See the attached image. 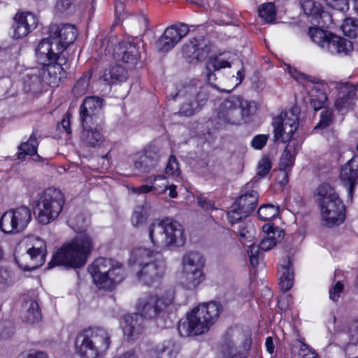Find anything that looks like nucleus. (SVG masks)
I'll return each instance as SVG.
<instances>
[{
    "instance_id": "1",
    "label": "nucleus",
    "mask_w": 358,
    "mask_h": 358,
    "mask_svg": "<svg viewBox=\"0 0 358 358\" xmlns=\"http://www.w3.org/2000/svg\"><path fill=\"white\" fill-rule=\"evenodd\" d=\"M92 238L88 234H80L65 242L53 255L48 267L64 266L78 268L83 266L93 250Z\"/></svg>"
},
{
    "instance_id": "2",
    "label": "nucleus",
    "mask_w": 358,
    "mask_h": 358,
    "mask_svg": "<svg viewBox=\"0 0 358 358\" xmlns=\"http://www.w3.org/2000/svg\"><path fill=\"white\" fill-rule=\"evenodd\" d=\"M129 264L137 266L138 281L150 286L158 282L165 271V264L157 250L144 247L135 248L131 252Z\"/></svg>"
},
{
    "instance_id": "3",
    "label": "nucleus",
    "mask_w": 358,
    "mask_h": 358,
    "mask_svg": "<svg viewBox=\"0 0 358 358\" xmlns=\"http://www.w3.org/2000/svg\"><path fill=\"white\" fill-rule=\"evenodd\" d=\"M147 233L155 250L181 247L186 240L183 227L168 218L153 221L148 225Z\"/></svg>"
},
{
    "instance_id": "4",
    "label": "nucleus",
    "mask_w": 358,
    "mask_h": 358,
    "mask_svg": "<svg viewBox=\"0 0 358 358\" xmlns=\"http://www.w3.org/2000/svg\"><path fill=\"white\" fill-rule=\"evenodd\" d=\"M221 313V306L216 302L199 305L187 315L186 320L178 326L182 336H196L207 332Z\"/></svg>"
},
{
    "instance_id": "5",
    "label": "nucleus",
    "mask_w": 358,
    "mask_h": 358,
    "mask_svg": "<svg viewBox=\"0 0 358 358\" xmlns=\"http://www.w3.org/2000/svg\"><path fill=\"white\" fill-rule=\"evenodd\" d=\"M110 343V334L106 329H85L76 337L75 352L80 358H99L106 355Z\"/></svg>"
},
{
    "instance_id": "6",
    "label": "nucleus",
    "mask_w": 358,
    "mask_h": 358,
    "mask_svg": "<svg viewBox=\"0 0 358 358\" xmlns=\"http://www.w3.org/2000/svg\"><path fill=\"white\" fill-rule=\"evenodd\" d=\"M47 248L45 242L36 236L22 238L15 250V259L24 271L34 270L43 264Z\"/></svg>"
},
{
    "instance_id": "7",
    "label": "nucleus",
    "mask_w": 358,
    "mask_h": 358,
    "mask_svg": "<svg viewBox=\"0 0 358 358\" xmlns=\"http://www.w3.org/2000/svg\"><path fill=\"white\" fill-rule=\"evenodd\" d=\"M94 282L100 289H110L125 277L123 265L114 259L99 257L88 268Z\"/></svg>"
},
{
    "instance_id": "8",
    "label": "nucleus",
    "mask_w": 358,
    "mask_h": 358,
    "mask_svg": "<svg viewBox=\"0 0 358 358\" xmlns=\"http://www.w3.org/2000/svg\"><path fill=\"white\" fill-rule=\"evenodd\" d=\"M256 109L255 102L238 96H232L221 103L217 111V117L223 124L236 125L255 114Z\"/></svg>"
},
{
    "instance_id": "9",
    "label": "nucleus",
    "mask_w": 358,
    "mask_h": 358,
    "mask_svg": "<svg viewBox=\"0 0 358 358\" xmlns=\"http://www.w3.org/2000/svg\"><path fill=\"white\" fill-rule=\"evenodd\" d=\"M64 204L62 192L55 188L45 189L40 196L35 206V213L38 221L48 224L55 220L60 214Z\"/></svg>"
},
{
    "instance_id": "10",
    "label": "nucleus",
    "mask_w": 358,
    "mask_h": 358,
    "mask_svg": "<svg viewBox=\"0 0 358 358\" xmlns=\"http://www.w3.org/2000/svg\"><path fill=\"white\" fill-rule=\"evenodd\" d=\"M176 97L183 100L180 113L190 116L197 112L207 101L206 88L199 80H194L183 86L176 94Z\"/></svg>"
},
{
    "instance_id": "11",
    "label": "nucleus",
    "mask_w": 358,
    "mask_h": 358,
    "mask_svg": "<svg viewBox=\"0 0 358 358\" xmlns=\"http://www.w3.org/2000/svg\"><path fill=\"white\" fill-rule=\"evenodd\" d=\"M289 75L297 82L301 83L309 93L310 102L314 110L321 109L325 104L327 85L315 77L308 76L290 66H287Z\"/></svg>"
},
{
    "instance_id": "12",
    "label": "nucleus",
    "mask_w": 358,
    "mask_h": 358,
    "mask_svg": "<svg viewBox=\"0 0 358 358\" xmlns=\"http://www.w3.org/2000/svg\"><path fill=\"white\" fill-rule=\"evenodd\" d=\"M273 127L274 141L282 143H298L296 140V132L299 127V109L296 107L281 113L274 117L272 122Z\"/></svg>"
},
{
    "instance_id": "13",
    "label": "nucleus",
    "mask_w": 358,
    "mask_h": 358,
    "mask_svg": "<svg viewBox=\"0 0 358 358\" xmlns=\"http://www.w3.org/2000/svg\"><path fill=\"white\" fill-rule=\"evenodd\" d=\"M174 298L175 294L171 289L160 294L148 295L139 299L137 308L142 317L155 318L173 303Z\"/></svg>"
},
{
    "instance_id": "14",
    "label": "nucleus",
    "mask_w": 358,
    "mask_h": 358,
    "mask_svg": "<svg viewBox=\"0 0 358 358\" xmlns=\"http://www.w3.org/2000/svg\"><path fill=\"white\" fill-rule=\"evenodd\" d=\"M31 220V211L20 206L6 211L0 218V229L4 234H19L25 230Z\"/></svg>"
},
{
    "instance_id": "15",
    "label": "nucleus",
    "mask_w": 358,
    "mask_h": 358,
    "mask_svg": "<svg viewBox=\"0 0 358 358\" xmlns=\"http://www.w3.org/2000/svg\"><path fill=\"white\" fill-rule=\"evenodd\" d=\"M103 99L98 96L86 97L80 107V117L85 127L97 126L102 123Z\"/></svg>"
},
{
    "instance_id": "16",
    "label": "nucleus",
    "mask_w": 358,
    "mask_h": 358,
    "mask_svg": "<svg viewBox=\"0 0 358 358\" xmlns=\"http://www.w3.org/2000/svg\"><path fill=\"white\" fill-rule=\"evenodd\" d=\"M320 213L345 208L343 201L329 184H322L316 190Z\"/></svg>"
},
{
    "instance_id": "17",
    "label": "nucleus",
    "mask_w": 358,
    "mask_h": 358,
    "mask_svg": "<svg viewBox=\"0 0 358 358\" xmlns=\"http://www.w3.org/2000/svg\"><path fill=\"white\" fill-rule=\"evenodd\" d=\"M38 24V18L30 12H17L13 18L10 35L13 39L25 38Z\"/></svg>"
},
{
    "instance_id": "18",
    "label": "nucleus",
    "mask_w": 358,
    "mask_h": 358,
    "mask_svg": "<svg viewBox=\"0 0 358 358\" xmlns=\"http://www.w3.org/2000/svg\"><path fill=\"white\" fill-rule=\"evenodd\" d=\"M189 31V27L183 23L167 27L156 43L157 49L164 52L171 50L188 34Z\"/></svg>"
},
{
    "instance_id": "19",
    "label": "nucleus",
    "mask_w": 358,
    "mask_h": 358,
    "mask_svg": "<svg viewBox=\"0 0 358 358\" xmlns=\"http://www.w3.org/2000/svg\"><path fill=\"white\" fill-rule=\"evenodd\" d=\"M236 59V56L230 52H223L210 57L206 62L205 71H203L207 82L215 87L214 82L217 78L215 72L231 67Z\"/></svg>"
},
{
    "instance_id": "20",
    "label": "nucleus",
    "mask_w": 358,
    "mask_h": 358,
    "mask_svg": "<svg viewBox=\"0 0 358 358\" xmlns=\"http://www.w3.org/2000/svg\"><path fill=\"white\" fill-rule=\"evenodd\" d=\"M63 51L59 49L58 45L52 38L49 36L47 38L41 40L36 49V57L38 62L41 64H47L50 62L64 60Z\"/></svg>"
},
{
    "instance_id": "21",
    "label": "nucleus",
    "mask_w": 358,
    "mask_h": 358,
    "mask_svg": "<svg viewBox=\"0 0 358 358\" xmlns=\"http://www.w3.org/2000/svg\"><path fill=\"white\" fill-rule=\"evenodd\" d=\"M66 60L56 61L43 64V66L40 71L44 83L50 86H57L66 76V71L63 65H65Z\"/></svg>"
},
{
    "instance_id": "22",
    "label": "nucleus",
    "mask_w": 358,
    "mask_h": 358,
    "mask_svg": "<svg viewBox=\"0 0 358 358\" xmlns=\"http://www.w3.org/2000/svg\"><path fill=\"white\" fill-rule=\"evenodd\" d=\"M77 29L74 25L70 24H62L55 29H52L50 37L58 45L59 49L63 52L66 48L74 42L77 38Z\"/></svg>"
},
{
    "instance_id": "23",
    "label": "nucleus",
    "mask_w": 358,
    "mask_h": 358,
    "mask_svg": "<svg viewBox=\"0 0 358 358\" xmlns=\"http://www.w3.org/2000/svg\"><path fill=\"white\" fill-rule=\"evenodd\" d=\"M339 177L343 185L348 187V196L351 199L354 187L358 182V155L354 156L342 166Z\"/></svg>"
},
{
    "instance_id": "24",
    "label": "nucleus",
    "mask_w": 358,
    "mask_h": 358,
    "mask_svg": "<svg viewBox=\"0 0 358 358\" xmlns=\"http://www.w3.org/2000/svg\"><path fill=\"white\" fill-rule=\"evenodd\" d=\"M143 319L138 314L125 315L121 322L124 336L128 340L137 339L143 332Z\"/></svg>"
},
{
    "instance_id": "25",
    "label": "nucleus",
    "mask_w": 358,
    "mask_h": 358,
    "mask_svg": "<svg viewBox=\"0 0 358 358\" xmlns=\"http://www.w3.org/2000/svg\"><path fill=\"white\" fill-rule=\"evenodd\" d=\"M158 159L157 152L154 149L149 148L134 155V166L142 172H148L156 166Z\"/></svg>"
},
{
    "instance_id": "26",
    "label": "nucleus",
    "mask_w": 358,
    "mask_h": 358,
    "mask_svg": "<svg viewBox=\"0 0 358 358\" xmlns=\"http://www.w3.org/2000/svg\"><path fill=\"white\" fill-rule=\"evenodd\" d=\"M263 238L260 243V249L268 250L273 248L284 238V231L273 224H265L262 227Z\"/></svg>"
},
{
    "instance_id": "27",
    "label": "nucleus",
    "mask_w": 358,
    "mask_h": 358,
    "mask_svg": "<svg viewBox=\"0 0 358 358\" xmlns=\"http://www.w3.org/2000/svg\"><path fill=\"white\" fill-rule=\"evenodd\" d=\"M113 57L118 61L134 63L138 59L139 52L135 43L122 41L115 48Z\"/></svg>"
},
{
    "instance_id": "28",
    "label": "nucleus",
    "mask_w": 358,
    "mask_h": 358,
    "mask_svg": "<svg viewBox=\"0 0 358 358\" xmlns=\"http://www.w3.org/2000/svg\"><path fill=\"white\" fill-rule=\"evenodd\" d=\"M352 49L350 41L331 33L322 50L331 55H347Z\"/></svg>"
},
{
    "instance_id": "29",
    "label": "nucleus",
    "mask_w": 358,
    "mask_h": 358,
    "mask_svg": "<svg viewBox=\"0 0 358 358\" xmlns=\"http://www.w3.org/2000/svg\"><path fill=\"white\" fill-rule=\"evenodd\" d=\"M355 96V88L353 86H342L335 102L336 108L342 114L347 113L353 107Z\"/></svg>"
},
{
    "instance_id": "30",
    "label": "nucleus",
    "mask_w": 358,
    "mask_h": 358,
    "mask_svg": "<svg viewBox=\"0 0 358 358\" xmlns=\"http://www.w3.org/2000/svg\"><path fill=\"white\" fill-rule=\"evenodd\" d=\"M280 273L279 286L282 291L289 290L294 285V271L289 257L282 258L280 263Z\"/></svg>"
},
{
    "instance_id": "31",
    "label": "nucleus",
    "mask_w": 358,
    "mask_h": 358,
    "mask_svg": "<svg viewBox=\"0 0 358 358\" xmlns=\"http://www.w3.org/2000/svg\"><path fill=\"white\" fill-rule=\"evenodd\" d=\"M203 271H182L181 285L188 290L196 289L205 280Z\"/></svg>"
},
{
    "instance_id": "32",
    "label": "nucleus",
    "mask_w": 358,
    "mask_h": 358,
    "mask_svg": "<svg viewBox=\"0 0 358 358\" xmlns=\"http://www.w3.org/2000/svg\"><path fill=\"white\" fill-rule=\"evenodd\" d=\"M38 143L36 134L33 133L27 141L20 145L17 154L18 159H22L26 155H29L34 161H41V157L37 153Z\"/></svg>"
},
{
    "instance_id": "33",
    "label": "nucleus",
    "mask_w": 358,
    "mask_h": 358,
    "mask_svg": "<svg viewBox=\"0 0 358 358\" xmlns=\"http://www.w3.org/2000/svg\"><path fill=\"white\" fill-rule=\"evenodd\" d=\"M205 259L198 252H187L182 259V271H203Z\"/></svg>"
},
{
    "instance_id": "34",
    "label": "nucleus",
    "mask_w": 358,
    "mask_h": 358,
    "mask_svg": "<svg viewBox=\"0 0 358 358\" xmlns=\"http://www.w3.org/2000/svg\"><path fill=\"white\" fill-rule=\"evenodd\" d=\"M101 79L107 85L124 82L127 79V71L120 65L111 66L104 70Z\"/></svg>"
},
{
    "instance_id": "35",
    "label": "nucleus",
    "mask_w": 358,
    "mask_h": 358,
    "mask_svg": "<svg viewBox=\"0 0 358 358\" xmlns=\"http://www.w3.org/2000/svg\"><path fill=\"white\" fill-rule=\"evenodd\" d=\"M40 71H34L27 73L23 80L24 90L27 93L36 94L41 91L44 83L43 77L41 78Z\"/></svg>"
},
{
    "instance_id": "36",
    "label": "nucleus",
    "mask_w": 358,
    "mask_h": 358,
    "mask_svg": "<svg viewBox=\"0 0 358 358\" xmlns=\"http://www.w3.org/2000/svg\"><path fill=\"white\" fill-rule=\"evenodd\" d=\"M322 224L328 227H336L343 223L346 217V208L320 213Z\"/></svg>"
},
{
    "instance_id": "37",
    "label": "nucleus",
    "mask_w": 358,
    "mask_h": 358,
    "mask_svg": "<svg viewBox=\"0 0 358 358\" xmlns=\"http://www.w3.org/2000/svg\"><path fill=\"white\" fill-rule=\"evenodd\" d=\"M257 200V193L255 191H251L241 195L234 203H236L241 210H243L245 215H250L256 208Z\"/></svg>"
},
{
    "instance_id": "38",
    "label": "nucleus",
    "mask_w": 358,
    "mask_h": 358,
    "mask_svg": "<svg viewBox=\"0 0 358 358\" xmlns=\"http://www.w3.org/2000/svg\"><path fill=\"white\" fill-rule=\"evenodd\" d=\"M92 127H85L83 126V130L80 135L81 140L88 146L99 147L104 141L103 136L96 129H92Z\"/></svg>"
},
{
    "instance_id": "39",
    "label": "nucleus",
    "mask_w": 358,
    "mask_h": 358,
    "mask_svg": "<svg viewBox=\"0 0 358 358\" xmlns=\"http://www.w3.org/2000/svg\"><path fill=\"white\" fill-rule=\"evenodd\" d=\"M297 146L298 143H288L280 157L279 168L291 170L294 164Z\"/></svg>"
},
{
    "instance_id": "40",
    "label": "nucleus",
    "mask_w": 358,
    "mask_h": 358,
    "mask_svg": "<svg viewBox=\"0 0 358 358\" xmlns=\"http://www.w3.org/2000/svg\"><path fill=\"white\" fill-rule=\"evenodd\" d=\"M157 358H176L178 353V347L171 341H166L156 348Z\"/></svg>"
},
{
    "instance_id": "41",
    "label": "nucleus",
    "mask_w": 358,
    "mask_h": 358,
    "mask_svg": "<svg viewBox=\"0 0 358 358\" xmlns=\"http://www.w3.org/2000/svg\"><path fill=\"white\" fill-rule=\"evenodd\" d=\"M206 46L204 40L201 36L194 38L188 44L184 46L183 51L187 56L198 58L200 57L199 51Z\"/></svg>"
},
{
    "instance_id": "42",
    "label": "nucleus",
    "mask_w": 358,
    "mask_h": 358,
    "mask_svg": "<svg viewBox=\"0 0 358 358\" xmlns=\"http://www.w3.org/2000/svg\"><path fill=\"white\" fill-rule=\"evenodd\" d=\"M17 282L15 274L6 268H0V292H4Z\"/></svg>"
},
{
    "instance_id": "43",
    "label": "nucleus",
    "mask_w": 358,
    "mask_h": 358,
    "mask_svg": "<svg viewBox=\"0 0 358 358\" xmlns=\"http://www.w3.org/2000/svg\"><path fill=\"white\" fill-rule=\"evenodd\" d=\"M25 308L27 313L24 317L27 322L34 323L40 320L41 314L36 301L32 300L27 301Z\"/></svg>"
},
{
    "instance_id": "44",
    "label": "nucleus",
    "mask_w": 358,
    "mask_h": 358,
    "mask_svg": "<svg viewBox=\"0 0 358 358\" xmlns=\"http://www.w3.org/2000/svg\"><path fill=\"white\" fill-rule=\"evenodd\" d=\"M149 209L147 206H137L132 214L131 222L133 226L138 227L143 225L149 216Z\"/></svg>"
},
{
    "instance_id": "45",
    "label": "nucleus",
    "mask_w": 358,
    "mask_h": 358,
    "mask_svg": "<svg viewBox=\"0 0 358 358\" xmlns=\"http://www.w3.org/2000/svg\"><path fill=\"white\" fill-rule=\"evenodd\" d=\"M312 41L322 49L324 46L331 33L317 27H310L308 31Z\"/></svg>"
},
{
    "instance_id": "46",
    "label": "nucleus",
    "mask_w": 358,
    "mask_h": 358,
    "mask_svg": "<svg viewBox=\"0 0 358 358\" xmlns=\"http://www.w3.org/2000/svg\"><path fill=\"white\" fill-rule=\"evenodd\" d=\"M258 217L262 220H269L279 214V206L271 203L261 206L257 212Z\"/></svg>"
},
{
    "instance_id": "47",
    "label": "nucleus",
    "mask_w": 358,
    "mask_h": 358,
    "mask_svg": "<svg viewBox=\"0 0 358 358\" xmlns=\"http://www.w3.org/2000/svg\"><path fill=\"white\" fill-rule=\"evenodd\" d=\"M91 76L92 73L90 72H87L83 74L76 82L73 88V92L75 96H80L85 94L87 92L90 86V80Z\"/></svg>"
},
{
    "instance_id": "48",
    "label": "nucleus",
    "mask_w": 358,
    "mask_h": 358,
    "mask_svg": "<svg viewBox=\"0 0 358 358\" xmlns=\"http://www.w3.org/2000/svg\"><path fill=\"white\" fill-rule=\"evenodd\" d=\"M301 6L307 15L317 17L322 14V7L320 4L313 0H301Z\"/></svg>"
},
{
    "instance_id": "49",
    "label": "nucleus",
    "mask_w": 358,
    "mask_h": 358,
    "mask_svg": "<svg viewBox=\"0 0 358 358\" xmlns=\"http://www.w3.org/2000/svg\"><path fill=\"white\" fill-rule=\"evenodd\" d=\"M343 34L350 38H355L358 34V20L347 18L341 25Z\"/></svg>"
},
{
    "instance_id": "50",
    "label": "nucleus",
    "mask_w": 358,
    "mask_h": 358,
    "mask_svg": "<svg viewBox=\"0 0 358 358\" xmlns=\"http://www.w3.org/2000/svg\"><path fill=\"white\" fill-rule=\"evenodd\" d=\"M259 15L266 22H271L275 17V8L273 3H267L262 4L259 8Z\"/></svg>"
},
{
    "instance_id": "51",
    "label": "nucleus",
    "mask_w": 358,
    "mask_h": 358,
    "mask_svg": "<svg viewBox=\"0 0 358 358\" xmlns=\"http://www.w3.org/2000/svg\"><path fill=\"white\" fill-rule=\"evenodd\" d=\"M249 215H245L243 214V210H241L236 203H234L231 209L227 213V219L231 225L238 223L243 219H245Z\"/></svg>"
},
{
    "instance_id": "52",
    "label": "nucleus",
    "mask_w": 358,
    "mask_h": 358,
    "mask_svg": "<svg viewBox=\"0 0 358 358\" xmlns=\"http://www.w3.org/2000/svg\"><path fill=\"white\" fill-rule=\"evenodd\" d=\"M165 173L169 177L177 178L180 175L179 164L175 156L171 155L165 169Z\"/></svg>"
},
{
    "instance_id": "53",
    "label": "nucleus",
    "mask_w": 358,
    "mask_h": 358,
    "mask_svg": "<svg viewBox=\"0 0 358 358\" xmlns=\"http://www.w3.org/2000/svg\"><path fill=\"white\" fill-rule=\"evenodd\" d=\"M148 180L152 183V186L160 187L159 188L162 189V191H159L157 189H153V192L155 194H161L167 190L169 182L164 176H151Z\"/></svg>"
},
{
    "instance_id": "54",
    "label": "nucleus",
    "mask_w": 358,
    "mask_h": 358,
    "mask_svg": "<svg viewBox=\"0 0 358 358\" xmlns=\"http://www.w3.org/2000/svg\"><path fill=\"white\" fill-rule=\"evenodd\" d=\"M272 163L268 157L264 156L258 162L257 171V176L260 177L266 176L270 171Z\"/></svg>"
},
{
    "instance_id": "55",
    "label": "nucleus",
    "mask_w": 358,
    "mask_h": 358,
    "mask_svg": "<svg viewBox=\"0 0 358 358\" xmlns=\"http://www.w3.org/2000/svg\"><path fill=\"white\" fill-rule=\"evenodd\" d=\"M69 222L71 227L77 232H82L87 227L86 220L82 215L71 218Z\"/></svg>"
},
{
    "instance_id": "56",
    "label": "nucleus",
    "mask_w": 358,
    "mask_h": 358,
    "mask_svg": "<svg viewBox=\"0 0 358 358\" xmlns=\"http://www.w3.org/2000/svg\"><path fill=\"white\" fill-rule=\"evenodd\" d=\"M298 348H299V355L301 358H319L315 351L304 343L299 341Z\"/></svg>"
},
{
    "instance_id": "57",
    "label": "nucleus",
    "mask_w": 358,
    "mask_h": 358,
    "mask_svg": "<svg viewBox=\"0 0 358 358\" xmlns=\"http://www.w3.org/2000/svg\"><path fill=\"white\" fill-rule=\"evenodd\" d=\"M268 139V136L266 134H259L255 136L251 141V146L255 150H261L266 145Z\"/></svg>"
},
{
    "instance_id": "58",
    "label": "nucleus",
    "mask_w": 358,
    "mask_h": 358,
    "mask_svg": "<svg viewBox=\"0 0 358 358\" xmlns=\"http://www.w3.org/2000/svg\"><path fill=\"white\" fill-rule=\"evenodd\" d=\"M289 170L282 169L280 168L275 173V181L281 187L286 185L289 181Z\"/></svg>"
},
{
    "instance_id": "59",
    "label": "nucleus",
    "mask_w": 358,
    "mask_h": 358,
    "mask_svg": "<svg viewBox=\"0 0 358 358\" xmlns=\"http://www.w3.org/2000/svg\"><path fill=\"white\" fill-rule=\"evenodd\" d=\"M327 4L334 9L345 11L349 8L348 0H325Z\"/></svg>"
},
{
    "instance_id": "60",
    "label": "nucleus",
    "mask_w": 358,
    "mask_h": 358,
    "mask_svg": "<svg viewBox=\"0 0 358 358\" xmlns=\"http://www.w3.org/2000/svg\"><path fill=\"white\" fill-rule=\"evenodd\" d=\"M332 121V113L331 111L324 110L321 113V118L320 122L316 126L315 129L325 128L328 127Z\"/></svg>"
},
{
    "instance_id": "61",
    "label": "nucleus",
    "mask_w": 358,
    "mask_h": 358,
    "mask_svg": "<svg viewBox=\"0 0 358 358\" xmlns=\"http://www.w3.org/2000/svg\"><path fill=\"white\" fill-rule=\"evenodd\" d=\"M343 289V285L341 282H337L332 288L329 289V298L334 301H336L340 297Z\"/></svg>"
},
{
    "instance_id": "62",
    "label": "nucleus",
    "mask_w": 358,
    "mask_h": 358,
    "mask_svg": "<svg viewBox=\"0 0 358 358\" xmlns=\"http://www.w3.org/2000/svg\"><path fill=\"white\" fill-rule=\"evenodd\" d=\"M197 203L198 205L205 210H212L215 209L214 202L205 196H198Z\"/></svg>"
},
{
    "instance_id": "63",
    "label": "nucleus",
    "mask_w": 358,
    "mask_h": 358,
    "mask_svg": "<svg viewBox=\"0 0 358 358\" xmlns=\"http://www.w3.org/2000/svg\"><path fill=\"white\" fill-rule=\"evenodd\" d=\"M72 0H58L56 3V10L57 12L63 13L71 8Z\"/></svg>"
},
{
    "instance_id": "64",
    "label": "nucleus",
    "mask_w": 358,
    "mask_h": 358,
    "mask_svg": "<svg viewBox=\"0 0 358 358\" xmlns=\"http://www.w3.org/2000/svg\"><path fill=\"white\" fill-rule=\"evenodd\" d=\"M159 187H156V186H152L151 185H141L138 187H134L131 189L133 193H135V194H145V193H148V192H150L151 191H153V189H157L159 191H162V189H160V188H158Z\"/></svg>"
}]
</instances>
